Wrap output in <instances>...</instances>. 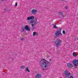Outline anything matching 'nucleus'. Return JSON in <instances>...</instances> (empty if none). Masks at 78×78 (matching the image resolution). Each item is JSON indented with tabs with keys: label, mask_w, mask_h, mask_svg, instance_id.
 <instances>
[{
	"label": "nucleus",
	"mask_w": 78,
	"mask_h": 78,
	"mask_svg": "<svg viewBox=\"0 0 78 78\" xmlns=\"http://www.w3.org/2000/svg\"><path fill=\"white\" fill-rule=\"evenodd\" d=\"M27 20L30 21H28L29 24L31 25L32 26V30H34L35 29V25L37 24V19L36 18H34V17L33 16H31L30 17H28L27 19Z\"/></svg>",
	"instance_id": "f257e3e1"
},
{
	"label": "nucleus",
	"mask_w": 78,
	"mask_h": 78,
	"mask_svg": "<svg viewBox=\"0 0 78 78\" xmlns=\"http://www.w3.org/2000/svg\"><path fill=\"white\" fill-rule=\"evenodd\" d=\"M40 63L41 67L44 69L48 68L49 66H50V64L49 62L43 58L41 60Z\"/></svg>",
	"instance_id": "f03ea898"
},
{
	"label": "nucleus",
	"mask_w": 78,
	"mask_h": 78,
	"mask_svg": "<svg viewBox=\"0 0 78 78\" xmlns=\"http://www.w3.org/2000/svg\"><path fill=\"white\" fill-rule=\"evenodd\" d=\"M62 40L60 39H57L54 42V45L56 47H59L61 45Z\"/></svg>",
	"instance_id": "7ed1b4c3"
},
{
	"label": "nucleus",
	"mask_w": 78,
	"mask_h": 78,
	"mask_svg": "<svg viewBox=\"0 0 78 78\" xmlns=\"http://www.w3.org/2000/svg\"><path fill=\"white\" fill-rule=\"evenodd\" d=\"M72 62L73 63L75 69H76L78 66V59H74L73 60Z\"/></svg>",
	"instance_id": "20e7f679"
},
{
	"label": "nucleus",
	"mask_w": 78,
	"mask_h": 78,
	"mask_svg": "<svg viewBox=\"0 0 78 78\" xmlns=\"http://www.w3.org/2000/svg\"><path fill=\"white\" fill-rule=\"evenodd\" d=\"M63 75L65 76V77H69V76L71 75L72 74L70 73L68 71L66 70H65L63 73Z\"/></svg>",
	"instance_id": "39448f33"
},
{
	"label": "nucleus",
	"mask_w": 78,
	"mask_h": 78,
	"mask_svg": "<svg viewBox=\"0 0 78 78\" xmlns=\"http://www.w3.org/2000/svg\"><path fill=\"white\" fill-rule=\"evenodd\" d=\"M67 67L69 69H73V65L71 63H67Z\"/></svg>",
	"instance_id": "423d86ee"
},
{
	"label": "nucleus",
	"mask_w": 78,
	"mask_h": 78,
	"mask_svg": "<svg viewBox=\"0 0 78 78\" xmlns=\"http://www.w3.org/2000/svg\"><path fill=\"white\" fill-rule=\"evenodd\" d=\"M55 35L56 37H59L60 36H62V34L59 31L57 30L55 33Z\"/></svg>",
	"instance_id": "0eeeda50"
},
{
	"label": "nucleus",
	"mask_w": 78,
	"mask_h": 78,
	"mask_svg": "<svg viewBox=\"0 0 78 78\" xmlns=\"http://www.w3.org/2000/svg\"><path fill=\"white\" fill-rule=\"evenodd\" d=\"M42 74L40 73H38L35 76V78H42Z\"/></svg>",
	"instance_id": "6e6552de"
},
{
	"label": "nucleus",
	"mask_w": 78,
	"mask_h": 78,
	"mask_svg": "<svg viewBox=\"0 0 78 78\" xmlns=\"http://www.w3.org/2000/svg\"><path fill=\"white\" fill-rule=\"evenodd\" d=\"M31 12L32 14L35 15L37 14V10L36 9H32Z\"/></svg>",
	"instance_id": "1a4fd4ad"
},
{
	"label": "nucleus",
	"mask_w": 78,
	"mask_h": 78,
	"mask_svg": "<svg viewBox=\"0 0 78 78\" xmlns=\"http://www.w3.org/2000/svg\"><path fill=\"white\" fill-rule=\"evenodd\" d=\"M25 29L26 30H27V31H30V29L28 27V26H26L25 27Z\"/></svg>",
	"instance_id": "9d476101"
},
{
	"label": "nucleus",
	"mask_w": 78,
	"mask_h": 78,
	"mask_svg": "<svg viewBox=\"0 0 78 78\" xmlns=\"http://www.w3.org/2000/svg\"><path fill=\"white\" fill-rule=\"evenodd\" d=\"M33 35L34 36L35 35H36V36H37V35H38V33H37V32H34L33 33Z\"/></svg>",
	"instance_id": "9b49d317"
},
{
	"label": "nucleus",
	"mask_w": 78,
	"mask_h": 78,
	"mask_svg": "<svg viewBox=\"0 0 78 78\" xmlns=\"http://www.w3.org/2000/svg\"><path fill=\"white\" fill-rule=\"evenodd\" d=\"M73 55L74 56V57H76L77 56V55H76L75 52L73 53Z\"/></svg>",
	"instance_id": "f8f14e48"
},
{
	"label": "nucleus",
	"mask_w": 78,
	"mask_h": 78,
	"mask_svg": "<svg viewBox=\"0 0 78 78\" xmlns=\"http://www.w3.org/2000/svg\"><path fill=\"white\" fill-rule=\"evenodd\" d=\"M25 68V66H20L21 69H24Z\"/></svg>",
	"instance_id": "ddd939ff"
},
{
	"label": "nucleus",
	"mask_w": 78,
	"mask_h": 78,
	"mask_svg": "<svg viewBox=\"0 0 78 78\" xmlns=\"http://www.w3.org/2000/svg\"><path fill=\"white\" fill-rule=\"evenodd\" d=\"M25 70L28 72H30V71L28 70V67H26V68Z\"/></svg>",
	"instance_id": "4468645a"
},
{
	"label": "nucleus",
	"mask_w": 78,
	"mask_h": 78,
	"mask_svg": "<svg viewBox=\"0 0 78 78\" xmlns=\"http://www.w3.org/2000/svg\"><path fill=\"white\" fill-rule=\"evenodd\" d=\"M56 25H54L53 26L54 28H56Z\"/></svg>",
	"instance_id": "2eb2a0df"
},
{
	"label": "nucleus",
	"mask_w": 78,
	"mask_h": 78,
	"mask_svg": "<svg viewBox=\"0 0 78 78\" xmlns=\"http://www.w3.org/2000/svg\"><path fill=\"white\" fill-rule=\"evenodd\" d=\"M65 33H66V32L65 31V30H63L62 31V33L64 34H65Z\"/></svg>",
	"instance_id": "dca6fc26"
},
{
	"label": "nucleus",
	"mask_w": 78,
	"mask_h": 78,
	"mask_svg": "<svg viewBox=\"0 0 78 78\" xmlns=\"http://www.w3.org/2000/svg\"><path fill=\"white\" fill-rule=\"evenodd\" d=\"M25 31V29L23 28H22V31Z\"/></svg>",
	"instance_id": "f3484780"
},
{
	"label": "nucleus",
	"mask_w": 78,
	"mask_h": 78,
	"mask_svg": "<svg viewBox=\"0 0 78 78\" xmlns=\"http://www.w3.org/2000/svg\"><path fill=\"white\" fill-rule=\"evenodd\" d=\"M15 5L16 7H17V3H16Z\"/></svg>",
	"instance_id": "a211bd4d"
},
{
	"label": "nucleus",
	"mask_w": 78,
	"mask_h": 78,
	"mask_svg": "<svg viewBox=\"0 0 78 78\" xmlns=\"http://www.w3.org/2000/svg\"><path fill=\"white\" fill-rule=\"evenodd\" d=\"M59 14H60V15H62V14L63 13L62 12H59Z\"/></svg>",
	"instance_id": "6ab92c4d"
},
{
	"label": "nucleus",
	"mask_w": 78,
	"mask_h": 78,
	"mask_svg": "<svg viewBox=\"0 0 78 78\" xmlns=\"http://www.w3.org/2000/svg\"><path fill=\"white\" fill-rule=\"evenodd\" d=\"M65 8H66V9H67L68 8V7L67 6H66L65 7Z\"/></svg>",
	"instance_id": "aec40b11"
},
{
	"label": "nucleus",
	"mask_w": 78,
	"mask_h": 78,
	"mask_svg": "<svg viewBox=\"0 0 78 78\" xmlns=\"http://www.w3.org/2000/svg\"><path fill=\"white\" fill-rule=\"evenodd\" d=\"M47 58H50V56L48 55L47 56Z\"/></svg>",
	"instance_id": "412c9836"
},
{
	"label": "nucleus",
	"mask_w": 78,
	"mask_h": 78,
	"mask_svg": "<svg viewBox=\"0 0 78 78\" xmlns=\"http://www.w3.org/2000/svg\"><path fill=\"white\" fill-rule=\"evenodd\" d=\"M21 41H23V38H21Z\"/></svg>",
	"instance_id": "4be33fe9"
},
{
	"label": "nucleus",
	"mask_w": 78,
	"mask_h": 78,
	"mask_svg": "<svg viewBox=\"0 0 78 78\" xmlns=\"http://www.w3.org/2000/svg\"><path fill=\"white\" fill-rule=\"evenodd\" d=\"M42 70H45V69L43 68L42 69Z\"/></svg>",
	"instance_id": "5701e85b"
},
{
	"label": "nucleus",
	"mask_w": 78,
	"mask_h": 78,
	"mask_svg": "<svg viewBox=\"0 0 78 78\" xmlns=\"http://www.w3.org/2000/svg\"><path fill=\"white\" fill-rule=\"evenodd\" d=\"M49 61H51V59H50Z\"/></svg>",
	"instance_id": "b1692460"
},
{
	"label": "nucleus",
	"mask_w": 78,
	"mask_h": 78,
	"mask_svg": "<svg viewBox=\"0 0 78 78\" xmlns=\"http://www.w3.org/2000/svg\"><path fill=\"white\" fill-rule=\"evenodd\" d=\"M62 1H65L66 0H62Z\"/></svg>",
	"instance_id": "393cba45"
},
{
	"label": "nucleus",
	"mask_w": 78,
	"mask_h": 78,
	"mask_svg": "<svg viewBox=\"0 0 78 78\" xmlns=\"http://www.w3.org/2000/svg\"><path fill=\"white\" fill-rule=\"evenodd\" d=\"M62 16L63 17H64V15H63V16Z\"/></svg>",
	"instance_id": "a878e982"
},
{
	"label": "nucleus",
	"mask_w": 78,
	"mask_h": 78,
	"mask_svg": "<svg viewBox=\"0 0 78 78\" xmlns=\"http://www.w3.org/2000/svg\"><path fill=\"white\" fill-rule=\"evenodd\" d=\"M1 0L2 1H4V0Z\"/></svg>",
	"instance_id": "bb28decb"
}]
</instances>
